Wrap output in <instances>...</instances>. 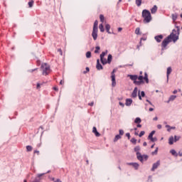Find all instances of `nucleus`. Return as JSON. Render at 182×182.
I'll list each match as a JSON object with an SVG mask.
<instances>
[{
	"label": "nucleus",
	"instance_id": "f257e3e1",
	"mask_svg": "<svg viewBox=\"0 0 182 182\" xmlns=\"http://www.w3.org/2000/svg\"><path fill=\"white\" fill-rule=\"evenodd\" d=\"M129 79H131V80H133L134 85H136L137 86H140V85H142V83H144V78L143 75L137 76L136 75H130Z\"/></svg>",
	"mask_w": 182,
	"mask_h": 182
},
{
	"label": "nucleus",
	"instance_id": "f03ea898",
	"mask_svg": "<svg viewBox=\"0 0 182 182\" xmlns=\"http://www.w3.org/2000/svg\"><path fill=\"white\" fill-rule=\"evenodd\" d=\"M134 150L136 153V159H138L141 163H143V161H147L149 156L141 155V154L139 152L140 151V147L139 146H136Z\"/></svg>",
	"mask_w": 182,
	"mask_h": 182
},
{
	"label": "nucleus",
	"instance_id": "7ed1b4c3",
	"mask_svg": "<svg viewBox=\"0 0 182 182\" xmlns=\"http://www.w3.org/2000/svg\"><path fill=\"white\" fill-rule=\"evenodd\" d=\"M180 35V28H178L177 30H173L171 35H169L168 37H169V39L171 41H173V42L176 43L177 41H178V36Z\"/></svg>",
	"mask_w": 182,
	"mask_h": 182
},
{
	"label": "nucleus",
	"instance_id": "20e7f679",
	"mask_svg": "<svg viewBox=\"0 0 182 182\" xmlns=\"http://www.w3.org/2000/svg\"><path fill=\"white\" fill-rule=\"evenodd\" d=\"M142 18H144V22L145 23H149L151 21V14L149 10H143L142 11Z\"/></svg>",
	"mask_w": 182,
	"mask_h": 182
},
{
	"label": "nucleus",
	"instance_id": "39448f33",
	"mask_svg": "<svg viewBox=\"0 0 182 182\" xmlns=\"http://www.w3.org/2000/svg\"><path fill=\"white\" fill-rule=\"evenodd\" d=\"M41 69L44 76H46L47 75H49V73H50V67L47 63H43L41 65Z\"/></svg>",
	"mask_w": 182,
	"mask_h": 182
},
{
	"label": "nucleus",
	"instance_id": "423d86ee",
	"mask_svg": "<svg viewBox=\"0 0 182 182\" xmlns=\"http://www.w3.org/2000/svg\"><path fill=\"white\" fill-rule=\"evenodd\" d=\"M99 25V21H97V20H96L94 23V26H93V30H92V36L94 39V41H96V39H97V26Z\"/></svg>",
	"mask_w": 182,
	"mask_h": 182
},
{
	"label": "nucleus",
	"instance_id": "0eeeda50",
	"mask_svg": "<svg viewBox=\"0 0 182 182\" xmlns=\"http://www.w3.org/2000/svg\"><path fill=\"white\" fill-rule=\"evenodd\" d=\"M115 70H113L111 73V79H112V87H116V74H114Z\"/></svg>",
	"mask_w": 182,
	"mask_h": 182
},
{
	"label": "nucleus",
	"instance_id": "6e6552de",
	"mask_svg": "<svg viewBox=\"0 0 182 182\" xmlns=\"http://www.w3.org/2000/svg\"><path fill=\"white\" fill-rule=\"evenodd\" d=\"M171 42L170 37H166L161 43V46L164 48H166L167 47V45L169 44V43Z\"/></svg>",
	"mask_w": 182,
	"mask_h": 182
},
{
	"label": "nucleus",
	"instance_id": "1a4fd4ad",
	"mask_svg": "<svg viewBox=\"0 0 182 182\" xmlns=\"http://www.w3.org/2000/svg\"><path fill=\"white\" fill-rule=\"evenodd\" d=\"M92 133L95 134L96 137H100V133L97 132V129L96 128V127H93Z\"/></svg>",
	"mask_w": 182,
	"mask_h": 182
},
{
	"label": "nucleus",
	"instance_id": "9d476101",
	"mask_svg": "<svg viewBox=\"0 0 182 182\" xmlns=\"http://www.w3.org/2000/svg\"><path fill=\"white\" fill-rule=\"evenodd\" d=\"M159 166H160V161H157L156 163L153 164L151 171H154V170H156Z\"/></svg>",
	"mask_w": 182,
	"mask_h": 182
},
{
	"label": "nucleus",
	"instance_id": "9b49d317",
	"mask_svg": "<svg viewBox=\"0 0 182 182\" xmlns=\"http://www.w3.org/2000/svg\"><path fill=\"white\" fill-rule=\"evenodd\" d=\"M96 68H97V70H102V69H103V66L101 65L100 60L99 59L97 60Z\"/></svg>",
	"mask_w": 182,
	"mask_h": 182
},
{
	"label": "nucleus",
	"instance_id": "f8f14e48",
	"mask_svg": "<svg viewBox=\"0 0 182 182\" xmlns=\"http://www.w3.org/2000/svg\"><path fill=\"white\" fill-rule=\"evenodd\" d=\"M162 39H163V35H159V36H155V41H156V42H158L159 43H160V42H161Z\"/></svg>",
	"mask_w": 182,
	"mask_h": 182
},
{
	"label": "nucleus",
	"instance_id": "ddd939ff",
	"mask_svg": "<svg viewBox=\"0 0 182 182\" xmlns=\"http://www.w3.org/2000/svg\"><path fill=\"white\" fill-rule=\"evenodd\" d=\"M171 72H172L171 67H168L167 68V72H166L167 82H168V77H169L170 73H171Z\"/></svg>",
	"mask_w": 182,
	"mask_h": 182
},
{
	"label": "nucleus",
	"instance_id": "4468645a",
	"mask_svg": "<svg viewBox=\"0 0 182 182\" xmlns=\"http://www.w3.org/2000/svg\"><path fill=\"white\" fill-rule=\"evenodd\" d=\"M133 103V100L132 99H127L125 105L126 106H130Z\"/></svg>",
	"mask_w": 182,
	"mask_h": 182
},
{
	"label": "nucleus",
	"instance_id": "2eb2a0df",
	"mask_svg": "<svg viewBox=\"0 0 182 182\" xmlns=\"http://www.w3.org/2000/svg\"><path fill=\"white\" fill-rule=\"evenodd\" d=\"M132 97H137V87H135L134 89V91H133V92H132Z\"/></svg>",
	"mask_w": 182,
	"mask_h": 182
},
{
	"label": "nucleus",
	"instance_id": "dca6fc26",
	"mask_svg": "<svg viewBox=\"0 0 182 182\" xmlns=\"http://www.w3.org/2000/svg\"><path fill=\"white\" fill-rule=\"evenodd\" d=\"M129 166H133L134 167L135 170H137L139 168V164L137 163H129L128 164Z\"/></svg>",
	"mask_w": 182,
	"mask_h": 182
},
{
	"label": "nucleus",
	"instance_id": "f3484780",
	"mask_svg": "<svg viewBox=\"0 0 182 182\" xmlns=\"http://www.w3.org/2000/svg\"><path fill=\"white\" fill-rule=\"evenodd\" d=\"M174 144V136H171L168 139V144L172 145Z\"/></svg>",
	"mask_w": 182,
	"mask_h": 182
},
{
	"label": "nucleus",
	"instance_id": "a211bd4d",
	"mask_svg": "<svg viewBox=\"0 0 182 182\" xmlns=\"http://www.w3.org/2000/svg\"><path fill=\"white\" fill-rule=\"evenodd\" d=\"M144 80H145L146 83H149V75L147 73H144Z\"/></svg>",
	"mask_w": 182,
	"mask_h": 182
},
{
	"label": "nucleus",
	"instance_id": "6ab92c4d",
	"mask_svg": "<svg viewBox=\"0 0 182 182\" xmlns=\"http://www.w3.org/2000/svg\"><path fill=\"white\" fill-rule=\"evenodd\" d=\"M177 97L176 95H171L168 101V103H170V102H173V100H175V99Z\"/></svg>",
	"mask_w": 182,
	"mask_h": 182
},
{
	"label": "nucleus",
	"instance_id": "aec40b11",
	"mask_svg": "<svg viewBox=\"0 0 182 182\" xmlns=\"http://www.w3.org/2000/svg\"><path fill=\"white\" fill-rule=\"evenodd\" d=\"M151 14H156L157 12V6H154V7L151 9Z\"/></svg>",
	"mask_w": 182,
	"mask_h": 182
},
{
	"label": "nucleus",
	"instance_id": "412c9836",
	"mask_svg": "<svg viewBox=\"0 0 182 182\" xmlns=\"http://www.w3.org/2000/svg\"><path fill=\"white\" fill-rule=\"evenodd\" d=\"M170 153L172 154V156H175V157H177V156H178L177 151H176V150L174 149L171 150Z\"/></svg>",
	"mask_w": 182,
	"mask_h": 182
},
{
	"label": "nucleus",
	"instance_id": "4be33fe9",
	"mask_svg": "<svg viewBox=\"0 0 182 182\" xmlns=\"http://www.w3.org/2000/svg\"><path fill=\"white\" fill-rule=\"evenodd\" d=\"M154 133H156V131H152V132L149 134V136H148V139H149V140H151V139H153V136H154Z\"/></svg>",
	"mask_w": 182,
	"mask_h": 182
},
{
	"label": "nucleus",
	"instance_id": "5701e85b",
	"mask_svg": "<svg viewBox=\"0 0 182 182\" xmlns=\"http://www.w3.org/2000/svg\"><path fill=\"white\" fill-rule=\"evenodd\" d=\"M105 28H106V31H107V33H112L110 32V25L109 24H106L105 25Z\"/></svg>",
	"mask_w": 182,
	"mask_h": 182
},
{
	"label": "nucleus",
	"instance_id": "b1692460",
	"mask_svg": "<svg viewBox=\"0 0 182 182\" xmlns=\"http://www.w3.org/2000/svg\"><path fill=\"white\" fill-rule=\"evenodd\" d=\"M171 16H172V19H173V22H176V21H177V18H178L177 14H173L171 15Z\"/></svg>",
	"mask_w": 182,
	"mask_h": 182
},
{
	"label": "nucleus",
	"instance_id": "393cba45",
	"mask_svg": "<svg viewBox=\"0 0 182 182\" xmlns=\"http://www.w3.org/2000/svg\"><path fill=\"white\" fill-rule=\"evenodd\" d=\"M101 60V63H102V65H106V63H107V60H106V58H105V57H103L102 58H100Z\"/></svg>",
	"mask_w": 182,
	"mask_h": 182
},
{
	"label": "nucleus",
	"instance_id": "a878e982",
	"mask_svg": "<svg viewBox=\"0 0 182 182\" xmlns=\"http://www.w3.org/2000/svg\"><path fill=\"white\" fill-rule=\"evenodd\" d=\"M99 29L100 32H105V27L103 26V23L100 24Z\"/></svg>",
	"mask_w": 182,
	"mask_h": 182
},
{
	"label": "nucleus",
	"instance_id": "bb28decb",
	"mask_svg": "<svg viewBox=\"0 0 182 182\" xmlns=\"http://www.w3.org/2000/svg\"><path fill=\"white\" fill-rule=\"evenodd\" d=\"M134 123L136 124L141 123V119H140V117H136L134 120Z\"/></svg>",
	"mask_w": 182,
	"mask_h": 182
},
{
	"label": "nucleus",
	"instance_id": "cd10ccee",
	"mask_svg": "<svg viewBox=\"0 0 182 182\" xmlns=\"http://www.w3.org/2000/svg\"><path fill=\"white\" fill-rule=\"evenodd\" d=\"M107 63H112V54L108 55V58H107Z\"/></svg>",
	"mask_w": 182,
	"mask_h": 182
},
{
	"label": "nucleus",
	"instance_id": "c85d7f7f",
	"mask_svg": "<svg viewBox=\"0 0 182 182\" xmlns=\"http://www.w3.org/2000/svg\"><path fill=\"white\" fill-rule=\"evenodd\" d=\"M143 0H136V5L137 6H141V1H142Z\"/></svg>",
	"mask_w": 182,
	"mask_h": 182
},
{
	"label": "nucleus",
	"instance_id": "c756f323",
	"mask_svg": "<svg viewBox=\"0 0 182 182\" xmlns=\"http://www.w3.org/2000/svg\"><path fill=\"white\" fill-rule=\"evenodd\" d=\"M119 139H122V136H120V135L117 134L115 136V137L114 139V141H117V140H119Z\"/></svg>",
	"mask_w": 182,
	"mask_h": 182
},
{
	"label": "nucleus",
	"instance_id": "7c9ffc66",
	"mask_svg": "<svg viewBox=\"0 0 182 182\" xmlns=\"http://www.w3.org/2000/svg\"><path fill=\"white\" fill-rule=\"evenodd\" d=\"M106 55H107V50L102 52L100 55V58H105V56H106Z\"/></svg>",
	"mask_w": 182,
	"mask_h": 182
},
{
	"label": "nucleus",
	"instance_id": "2f4dec72",
	"mask_svg": "<svg viewBox=\"0 0 182 182\" xmlns=\"http://www.w3.org/2000/svg\"><path fill=\"white\" fill-rule=\"evenodd\" d=\"M100 22L102 23L105 22V16H103V14H101L100 16Z\"/></svg>",
	"mask_w": 182,
	"mask_h": 182
},
{
	"label": "nucleus",
	"instance_id": "473e14b6",
	"mask_svg": "<svg viewBox=\"0 0 182 182\" xmlns=\"http://www.w3.org/2000/svg\"><path fill=\"white\" fill-rule=\"evenodd\" d=\"M92 57V53H90V51H87L86 53V58H89Z\"/></svg>",
	"mask_w": 182,
	"mask_h": 182
},
{
	"label": "nucleus",
	"instance_id": "72a5a7b5",
	"mask_svg": "<svg viewBox=\"0 0 182 182\" xmlns=\"http://www.w3.org/2000/svg\"><path fill=\"white\" fill-rule=\"evenodd\" d=\"M32 149H33V148L31 146H29V145L26 146L27 151H32Z\"/></svg>",
	"mask_w": 182,
	"mask_h": 182
},
{
	"label": "nucleus",
	"instance_id": "f704fd0d",
	"mask_svg": "<svg viewBox=\"0 0 182 182\" xmlns=\"http://www.w3.org/2000/svg\"><path fill=\"white\" fill-rule=\"evenodd\" d=\"M159 153V148H156L154 151L152 152V156H156Z\"/></svg>",
	"mask_w": 182,
	"mask_h": 182
},
{
	"label": "nucleus",
	"instance_id": "c9c22d12",
	"mask_svg": "<svg viewBox=\"0 0 182 182\" xmlns=\"http://www.w3.org/2000/svg\"><path fill=\"white\" fill-rule=\"evenodd\" d=\"M131 143H133V144H136V143H137V139H136L135 138L131 139Z\"/></svg>",
	"mask_w": 182,
	"mask_h": 182
},
{
	"label": "nucleus",
	"instance_id": "e433bc0d",
	"mask_svg": "<svg viewBox=\"0 0 182 182\" xmlns=\"http://www.w3.org/2000/svg\"><path fill=\"white\" fill-rule=\"evenodd\" d=\"M99 50H100V46H97L95 48V53H99Z\"/></svg>",
	"mask_w": 182,
	"mask_h": 182
},
{
	"label": "nucleus",
	"instance_id": "4c0bfd02",
	"mask_svg": "<svg viewBox=\"0 0 182 182\" xmlns=\"http://www.w3.org/2000/svg\"><path fill=\"white\" fill-rule=\"evenodd\" d=\"M146 134V132L144 131H141L139 134V137H143V136H144V134Z\"/></svg>",
	"mask_w": 182,
	"mask_h": 182
},
{
	"label": "nucleus",
	"instance_id": "58836bf2",
	"mask_svg": "<svg viewBox=\"0 0 182 182\" xmlns=\"http://www.w3.org/2000/svg\"><path fill=\"white\" fill-rule=\"evenodd\" d=\"M174 141H178V140H180V136H174V139H173Z\"/></svg>",
	"mask_w": 182,
	"mask_h": 182
},
{
	"label": "nucleus",
	"instance_id": "ea45409f",
	"mask_svg": "<svg viewBox=\"0 0 182 182\" xmlns=\"http://www.w3.org/2000/svg\"><path fill=\"white\" fill-rule=\"evenodd\" d=\"M136 35H139L140 33V28H136L135 30Z\"/></svg>",
	"mask_w": 182,
	"mask_h": 182
},
{
	"label": "nucleus",
	"instance_id": "a19ab883",
	"mask_svg": "<svg viewBox=\"0 0 182 182\" xmlns=\"http://www.w3.org/2000/svg\"><path fill=\"white\" fill-rule=\"evenodd\" d=\"M28 6L29 8H32V6H33V1L28 2Z\"/></svg>",
	"mask_w": 182,
	"mask_h": 182
},
{
	"label": "nucleus",
	"instance_id": "79ce46f5",
	"mask_svg": "<svg viewBox=\"0 0 182 182\" xmlns=\"http://www.w3.org/2000/svg\"><path fill=\"white\" fill-rule=\"evenodd\" d=\"M58 52L59 53V54L62 56V55H63V52L62 51V49L59 48L58 50Z\"/></svg>",
	"mask_w": 182,
	"mask_h": 182
},
{
	"label": "nucleus",
	"instance_id": "37998d69",
	"mask_svg": "<svg viewBox=\"0 0 182 182\" xmlns=\"http://www.w3.org/2000/svg\"><path fill=\"white\" fill-rule=\"evenodd\" d=\"M119 134L120 136H123V134H124V131H123V129H119Z\"/></svg>",
	"mask_w": 182,
	"mask_h": 182
},
{
	"label": "nucleus",
	"instance_id": "c03bdc74",
	"mask_svg": "<svg viewBox=\"0 0 182 182\" xmlns=\"http://www.w3.org/2000/svg\"><path fill=\"white\" fill-rule=\"evenodd\" d=\"M144 96H146V94L144 93V91H141V97H144Z\"/></svg>",
	"mask_w": 182,
	"mask_h": 182
},
{
	"label": "nucleus",
	"instance_id": "a18cd8bd",
	"mask_svg": "<svg viewBox=\"0 0 182 182\" xmlns=\"http://www.w3.org/2000/svg\"><path fill=\"white\" fill-rule=\"evenodd\" d=\"M151 141H153V142L157 141V138H151Z\"/></svg>",
	"mask_w": 182,
	"mask_h": 182
},
{
	"label": "nucleus",
	"instance_id": "49530a36",
	"mask_svg": "<svg viewBox=\"0 0 182 182\" xmlns=\"http://www.w3.org/2000/svg\"><path fill=\"white\" fill-rule=\"evenodd\" d=\"M126 136L127 137H128V139H130V133H127Z\"/></svg>",
	"mask_w": 182,
	"mask_h": 182
},
{
	"label": "nucleus",
	"instance_id": "de8ad7c7",
	"mask_svg": "<svg viewBox=\"0 0 182 182\" xmlns=\"http://www.w3.org/2000/svg\"><path fill=\"white\" fill-rule=\"evenodd\" d=\"M53 90H55L56 92H58V90H59V89L58 88V87H54Z\"/></svg>",
	"mask_w": 182,
	"mask_h": 182
},
{
	"label": "nucleus",
	"instance_id": "09e8293b",
	"mask_svg": "<svg viewBox=\"0 0 182 182\" xmlns=\"http://www.w3.org/2000/svg\"><path fill=\"white\" fill-rule=\"evenodd\" d=\"M119 106H122V107H124V104H123V102H119Z\"/></svg>",
	"mask_w": 182,
	"mask_h": 182
},
{
	"label": "nucleus",
	"instance_id": "8fccbe9b",
	"mask_svg": "<svg viewBox=\"0 0 182 182\" xmlns=\"http://www.w3.org/2000/svg\"><path fill=\"white\" fill-rule=\"evenodd\" d=\"M38 154V155H39V151H34V154Z\"/></svg>",
	"mask_w": 182,
	"mask_h": 182
},
{
	"label": "nucleus",
	"instance_id": "3c124183",
	"mask_svg": "<svg viewBox=\"0 0 182 182\" xmlns=\"http://www.w3.org/2000/svg\"><path fill=\"white\" fill-rule=\"evenodd\" d=\"M54 182H62V181H60V179H56Z\"/></svg>",
	"mask_w": 182,
	"mask_h": 182
},
{
	"label": "nucleus",
	"instance_id": "603ef678",
	"mask_svg": "<svg viewBox=\"0 0 182 182\" xmlns=\"http://www.w3.org/2000/svg\"><path fill=\"white\" fill-rule=\"evenodd\" d=\"M157 128L159 129H161V124H158Z\"/></svg>",
	"mask_w": 182,
	"mask_h": 182
},
{
	"label": "nucleus",
	"instance_id": "864d4df0",
	"mask_svg": "<svg viewBox=\"0 0 182 182\" xmlns=\"http://www.w3.org/2000/svg\"><path fill=\"white\" fill-rule=\"evenodd\" d=\"M33 182H41V180H39V179H36V180L33 181Z\"/></svg>",
	"mask_w": 182,
	"mask_h": 182
},
{
	"label": "nucleus",
	"instance_id": "5fc2aeb1",
	"mask_svg": "<svg viewBox=\"0 0 182 182\" xmlns=\"http://www.w3.org/2000/svg\"><path fill=\"white\" fill-rule=\"evenodd\" d=\"M88 105H89V106H93V105H95V103L92 102L91 103H89Z\"/></svg>",
	"mask_w": 182,
	"mask_h": 182
},
{
	"label": "nucleus",
	"instance_id": "6e6d98bb",
	"mask_svg": "<svg viewBox=\"0 0 182 182\" xmlns=\"http://www.w3.org/2000/svg\"><path fill=\"white\" fill-rule=\"evenodd\" d=\"M63 83H65V81H63V80H60V85H63Z\"/></svg>",
	"mask_w": 182,
	"mask_h": 182
},
{
	"label": "nucleus",
	"instance_id": "4d7b16f0",
	"mask_svg": "<svg viewBox=\"0 0 182 182\" xmlns=\"http://www.w3.org/2000/svg\"><path fill=\"white\" fill-rule=\"evenodd\" d=\"M39 87H41V84L38 83L37 84V89H39Z\"/></svg>",
	"mask_w": 182,
	"mask_h": 182
},
{
	"label": "nucleus",
	"instance_id": "13d9d810",
	"mask_svg": "<svg viewBox=\"0 0 182 182\" xmlns=\"http://www.w3.org/2000/svg\"><path fill=\"white\" fill-rule=\"evenodd\" d=\"M122 29H123V28H118V32H122Z\"/></svg>",
	"mask_w": 182,
	"mask_h": 182
},
{
	"label": "nucleus",
	"instance_id": "bf43d9fd",
	"mask_svg": "<svg viewBox=\"0 0 182 182\" xmlns=\"http://www.w3.org/2000/svg\"><path fill=\"white\" fill-rule=\"evenodd\" d=\"M90 69L88 67H87V68H86V71H87V72H90Z\"/></svg>",
	"mask_w": 182,
	"mask_h": 182
},
{
	"label": "nucleus",
	"instance_id": "052dcab7",
	"mask_svg": "<svg viewBox=\"0 0 182 182\" xmlns=\"http://www.w3.org/2000/svg\"><path fill=\"white\" fill-rule=\"evenodd\" d=\"M43 174H45V173H41V174H38V177H42V176H43Z\"/></svg>",
	"mask_w": 182,
	"mask_h": 182
},
{
	"label": "nucleus",
	"instance_id": "680f3d73",
	"mask_svg": "<svg viewBox=\"0 0 182 182\" xmlns=\"http://www.w3.org/2000/svg\"><path fill=\"white\" fill-rule=\"evenodd\" d=\"M159 119V118L157 117H155L154 119H153V120H158Z\"/></svg>",
	"mask_w": 182,
	"mask_h": 182
},
{
	"label": "nucleus",
	"instance_id": "e2e57ef3",
	"mask_svg": "<svg viewBox=\"0 0 182 182\" xmlns=\"http://www.w3.org/2000/svg\"><path fill=\"white\" fill-rule=\"evenodd\" d=\"M139 100H141V95H140V94H139Z\"/></svg>",
	"mask_w": 182,
	"mask_h": 182
},
{
	"label": "nucleus",
	"instance_id": "0e129e2a",
	"mask_svg": "<svg viewBox=\"0 0 182 182\" xmlns=\"http://www.w3.org/2000/svg\"><path fill=\"white\" fill-rule=\"evenodd\" d=\"M149 112H153V110H154V109H153V108H149Z\"/></svg>",
	"mask_w": 182,
	"mask_h": 182
},
{
	"label": "nucleus",
	"instance_id": "69168bd1",
	"mask_svg": "<svg viewBox=\"0 0 182 182\" xmlns=\"http://www.w3.org/2000/svg\"><path fill=\"white\" fill-rule=\"evenodd\" d=\"M173 95H176V93H177V90H175L173 92Z\"/></svg>",
	"mask_w": 182,
	"mask_h": 182
},
{
	"label": "nucleus",
	"instance_id": "338daca9",
	"mask_svg": "<svg viewBox=\"0 0 182 182\" xmlns=\"http://www.w3.org/2000/svg\"><path fill=\"white\" fill-rule=\"evenodd\" d=\"M143 146H147V142H144Z\"/></svg>",
	"mask_w": 182,
	"mask_h": 182
},
{
	"label": "nucleus",
	"instance_id": "774afa93",
	"mask_svg": "<svg viewBox=\"0 0 182 182\" xmlns=\"http://www.w3.org/2000/svg\"><path fill=\"white\" fill-rule=\"evenodd\" d=\"M136 127H141V124H138L137 126H136Z\"/></svg>",
	"mask_w": 182,
	"mask_h": 182
}]
</instances>
